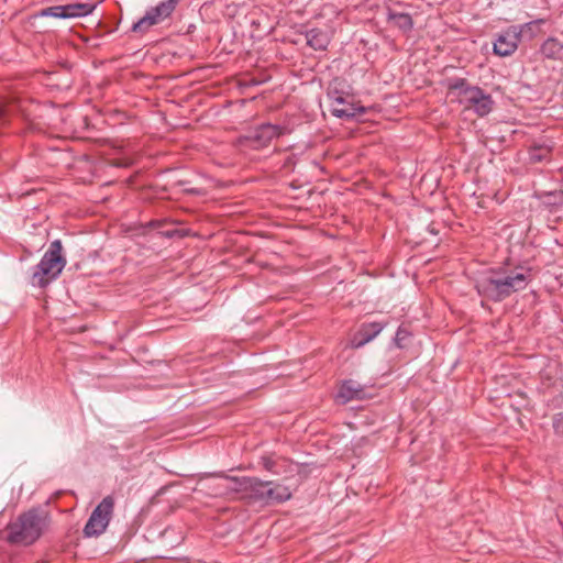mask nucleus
I'll list each match as a JSON object with an SVG mask.
<instances>
[{"label": "nucleus", "mask_w": 563, "mask_h": 563, "mask_svg": "<svg viewBox=\"0 0 563 563\" xmlns=\"http://www.w3.org/2000/svg\"><path fill=\"white\" fill-rule=\"evenodd\" d=\"M531 280L529 268L492 271L476 283L478 294L494 301H501L514 292L523 290Z\"/></svg>", "instance_id": "nucleus-1"}, {"label": "nucleus", "mask_w": 563, "mask_h": 563, "mask_svg": "<svg viewBox=\"0 0 563 563\" xmlns=\"http://www.w3.org/2000/svg\"><path fill=\"white\" fill-rule=\"evenodd\" d=\"M48 523L49 516L45 510L30 509L7 526V541L14 545H31L40 539Z\"/></svg>", "instance_id": "nucleus-2"}, {"label": "nucleus", "mask_w": 563, "mask_h": 563, "mask_svg": "<svg viewBox=\"0 0 563 563\" xmlns=\"http://www.w3.org/2000/svg\"><path fill=\"white\" fill-rule=\"evenodd\" d=\"M62 251L63 246L59 240L49 244L48 250L32 273L31 283L33 286L44 288L60 275L66 265V258Z\"/></svg>", "instance_id": "nucleus-3"}, {"label": "nucleus", "mask_w": 563, "mask_h": 563, "mask_svg": "<svg viewBox=\"0 0 563 563\" xmlns=\"http://www.w3.org/2000/svg\"><path fill=\"white\" fill-rule=\"evenodd\" d=\"M227 485L225 489L240 493L241 499L245 500L250 505H266V482L260 481L255 477H225Z\"/></svg>", "instance_id": "nucleus-4"}, {"label": "nucleus", "mask_w": 563, "mask_h": 563, "mask_svg": "<svg viewBox=\"0 0 563 563\" xmlns=\"http://www.w3.org/2000/svg\"><path fill=\"white\" fill-rule=\"evenodd\" d=\"M114 509V498L106 496L93 509L88 521L84 527V534L88 538L102 534L112 518Z\"/></svg>", "instance_id": "nucleus-5"}, {"label": "nucleus", "mask_w": 563, "mask_h": 563, "mask_svg": "<svg viewBox=\"0 0 563 563\" xmlns=\"http://www.w3.org/2000/svg\"><path fill=\"white\" fill-rule=\"evenodd\" d=\"M450 102H457L464 106H481L486 96L478 87L468 86L464 80H457L450 86L448 91ZM482 106H486L482 103Z\"/></svg>", "instance_id": "nucleus-6"}, {"label": "nucleus", "mask_w": 563, "mask_h": 563, "mask_svg": "<svg viewBox=\"0 0 563 563\" xmlns=\"http://www.w3.org/2000/svg\"><path fill=\"white\" fill-rule=\"evenodd\" d=\"M177 3L178 0H167L148 9L145 15L133 24L132 30L141 33L146 32L151 26L168 18L176 9Z\"/></svg>", "instance_id": "nucleus-7"}, {"label": "nucleus", "mask_w": 563, "mask_h": 563, "mask_svg": "<svg viewBox=\"0 0 563 563\" xmlns=\"http://www.w3.org/2000/svg\"><path fill=\"white\" fill-rule=\"evenodd\" d=\"M95 5L89 3H71L66 5L48 7L38 13L40 16H49L57 19H71L86 16L92 12Z\"/></svg>", "instance_id": "nucleus-8"}, {"label": "nucleus", "mask_w": 563, "mask_h": 563, "mask_svg": "<svg viewBox=\"0 0 563 563\" xmlns=\"http://www.w3.org/2000/svg\"><path fill=\"white\" fill-rule=\"evenodd\" d=\"M289 130L284 126L274 124H263L257 128L247 137L253 148H262L267 146L274 139L288 133Z\"/></svg>", "instance_id": "nucleus-9"}, {"label": "nucleus", "mask_w": 563, "mask_h": 563, "mask_svg": "<svg viewBox=\"0 0 563 563\" xmlns=\"http://www.w3.org/2000/svg\"><path fill=\"white\" fill-rule=\"evenodd\" d=\"M521 31L512 26L509 30L501 33L494 43V53L498 56H509L518 47V42Z\"/></svg>", "instance_id": "nucleus-10"}, {"label": "nucleus", "mask_w": 563, "mask_h": 563, "mask_svg": "<svg viewBox=\"0 0 563 563\" xmlns=\"http://www.w3.org/2000/svg\"><path fill=\"white\" fill-rule=\"evenodd\" d=\"M328 98L332 102L355 106V100L351 93L350 86L341 79H334L328 87Z\"/></svg>", "instance_id": "nucleus-11"}, {"label": "nucleus", "mask_w": 563, "mask_h": 563, "mask_svg": "<svg viewBox=\"0 0 563 563\" xmlns=\"http://www.w3.org/2000/svg\"><path fill=\"white\" fill-rule=\"evenodd\" d=\"M384 327L385 324L379 322L362 324L360 330L351 339V346L354 349L364 346L366 343L371 342L374 338H376L384 329Z\"/></svg>", "instance_id": "nucleus-12"}, {"label": "nucleus", "mask_w": 563, "mask_h": 563, "mask_svg": "<svg viewBox=\"0 0 563 563\" xmlns=\"http://www.w3.org/2000/svg\"><path fill=\"white\" fill-rule=\"evenodd\" d=\"M365 390L357 382L353 379L345 380L339 389L336 395L338 400L342 404L349 402L354 399H363Z\"/></svg>", "instance_id": "nucleus-13"}, {"label": "nucleus", "mask_w": 563, "mask_h": 563, "mask_svg": "<svg viewBox=\"0 0 563 563\" xmlns=\"http://www.w3.org/2000/svg\"><path fill=\"white\" fill-rule=\"evenodd\" d=\"M266 505L279 504L288 500L291 497V492L285 485L266 482Z\"/></svg>", "instance_id": "nucleus-14"}, {"label": "nucleus", "mask_w": 563, "mask_h": 563, "mask_svg": "<svg viewBox=\"0 0 563 563\" xmlns=\"http://www.w3.org/2000/svg\"><path fill=\"white\" fill-rule=\"evenodd\" d=\"M368 108H329L330 115L344 121L357 120Z\"/></svg>", "instance_id": "nucleus-15"}, {"label": "nucleus", "mask_w": 563, "mask_h": 563, "mask_svg": "<svg viewBox=\"0 0 563 563\" xmlns=\"http://www.w3.org/2000/svg\"><path fill=\"white\" fill-rule=\"evenodd\" d=\"M307 44L313 49H325L329 44L327 33L319 30H310L306 34Z\"/></svg>", "instance_id": "nucleus-16"}, {"label": "nucleus", "mask_w": 563, "mask_h": 563, "mask_svg": "<svg viewBox=\"0 0 563 563\" xmlns=\"http://www.w3.org/2000/svg\"><path fill=\"white\" fill-rule=\"evenodd\" d=\"M542 54L552 59H563V44L556 38H548L541 47Z\"/></svg>", "instance_id": "nucleus-17"}, {"label": "nucleus", "mask_w": 563, "mask_h": 563, "mask_svg": "<svg viewBox=\"0 0 563 563\" xmlns=\"http://www.w3.org/2000/svg\"><path fill=\"white\" fill-rule=\"evenodd\" d=\"M389 21L404 31H408L412 26L411 16L407 13H389Z\"/></svg>", "instance_id": "nucleus-18"}, {"label": "nucleus", "mask_w": 563, "mask_h": 563, "mask_svg": "<svg viewBox=\"0 0 563 563\" xmlns=\"http://www.w3.org/2000/svg\"><path fill=\"white\" fill-rule=\"evenodd\" d=\"M550 155V147L544 145H536L529 151V161L531 163H539L548 159Z\"/></svg>", "instance_id": "nucleus-19"}, {"label": "nucleus", "mask_w": 563, "mask_h": 563, "mask_svg": "<svg viewBox=\"0 0 563 563\" xmlns=\"http://www.w3.org/2000/svg\"><path fill=\"white\" fill-rule=\"evenodd\" d=\"M548 202L551 205H559L563 202V191H551L545 194Z\"/></svg>", "instance_id": "nucleus-20"}, {"label": "nucleus", "mask_w": 563, "mask_h": 563, "mask_svg": "<svg viewBox=\"0 0 563 563\" xmlns=\"http://www.w3.org/2000/svg\"><path fill=\"white\" fill-rule=\"evenodd\" d=\"M553 428L558 434L563 435V415L559 413L553 419Z\"/></svg>", "instance_id": "nucleus-21"}, {"label": "nucleus", "mask_w": 563, "mask_h": 563, "mask_svg": "<svg viewBox=\"0 0 563 563\" xmlns=\"http://www.w3.org/2000/svg\"><path fill=\"white\" fill-rule=\"evenodd\" d=\"M262 464L267 471H273L274 467V461L271 457H263Z\"/></svg>", "instance_id": "nucleus-22"}, {"label": "nucleus", "mask_w": 563, "mask_h": 563, "mask_svg": "<svg viewBox=\"0 0 563 563\" xmlns=\"http://www.w3.org/2000/svg\"><path fill=\"white\" fill-rule=\"evenodd\" d=\"M407 335V332L402 329V328H399L397 333H396V342L397 344L400 346V341L404 340Z\"/></svg>", "instance_id": "nucleus-23"}, {"label": "nucleus", "mask_w": 563, "mask_h": 563, "mask_svg": "<svg viewBox=\"0 0 563 563\" xmlns=\"http://www.w3.org/2000/svg\"><path fill=\"white\" fill-rule=\"evenodd\" d=\"M475 110L478 115L484 117L488 113L489 108L481 107V108H475Z\"/></svg>", "instance_id": "nucleus-24"}]
</instances>
